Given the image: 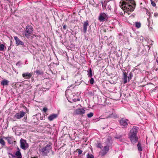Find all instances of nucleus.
<instances>
[{
    "mask_svg": "<svg viewBox=\"0 0 158 158\" xmlns=\"http://www.w3.org/2000/svg\"><path fill=\"white\" fill-rule=\"evenodd\" d=\"M30 85L27 84H25L23 85V87L24 89H26V90H28L30 89L31 86H30Z\"/></svg>",
    "mask_w": 158,
    "mask_h": 158,
    "instance_id": "obj_18",
    "label": "nucleus"
},
{
    "mask_svg": "<svg viewBox=\"0 0 158 158\" xmlns=\"http://www.w3.org/2000/svg\"><path fill=\"white\" fill-rule=\"evenodd\" d=\"M121 137H116L117 139H119Z\"/></svg>",
    "mask_w": 158,
    "mask_h": 158,
    "instance_id": "obj_46",
    "label": "nucleus"
},
{
    "mask_svg": "<svg viewBox=\"0 0 158 158\" xmlns=\"http://www.w3.org/2000/svg\"><path fill=\"white\" fill-rule=\"evenodd\" d=\"M25 64H26V62H25Z\"/></svg>",
    "mask_w": 158,
    "mask_h": 158,
    "instance_id": "obj_50",
    "label": "nucleus"
},
{
    "mask_svg": "<svg viewBox=\"0 0 158 158\" xmlns=\"http://www.w3.org/2000/svg\"><path fill=\"white\" fill-rule=\"evenodd\" d=\"M129 136L132 143H134L137 142L138 138L137 135L129 134Z\"/></svg>",
    "mask_w": 158,
    "mask_h": 158,
    "instance_id": "obj_7",
    "label": "nucleus"
},
{
    "mask_svg": "<svg viewBox=\"0 0 158 158\" xmlns=\"http://www.w3.org/2000/svg\"><path fill=\"white\" fill-rule=\"evenodd\" d=\"M154 16L155 17H157L158 16V13H154Z\"/></svg>",
    "mask_w": 158,
    "mask_h": 158,
    "instance_id": "obj_39",
    "label": "nucleus"
},
{
    "mask_svg": "<svg viewBox=\"0 0 158 158\" xmlns=\"http://www.w3.org/2000/svg\"><path fill=\"white\" fill-rule=\"evenodd\" d=\"M85 110L83 108L76 109L73 112V114L75 115H81L84 114Z\"/></svg>",
    "mask_w": 158,
    "mask_h": 158,
    "instance_id": "obj_6",
    "label": "nucleus"
},
{
    "mask_svg": "<svg viewBox=\"0 0 158 158\" xmlns=\"http://www.w3.org/2000/svg\"><path fill=\"white\" fill-rule=\"evenodd\" d=\"M58 116L56 114H51L48 117V119L50 121H52L54 119L56 118Z\"/></svg>",
    "mask_w": 158,
    "mask_h": 158,
    "instance_id": "obj_14",
    "label": "nucleus"
},
{
    "mask_svg": "<svg viewBox=\"0 0 158 158\" xmlns=\"http://www.w3.org/2000/svg\"><path fill=\"white\" fill-rule=\"evenodd\" d=\"M101 3L102 5L103 9V10L106 9V7L107 6V5H108V4H107V2H101Z\"/></svg>",
    "mask_w": 158,
    "mask_h": 158,
    "instance_id": "obj_17",
    "label": "nucleus"
},
{
    "mask_svg": "<svg viewBox=\"0 0 158 158\" xmlns=\"http://www.w3.org/2000/svg\"><path fill=\"white\" fill-rule=\"evenodd\" d=\"M109 144H107L106 146H105L102 151L100 152V154L102 156H104L109 151Z\"/></svg>",
    "mask_w": 158,
    "mask_h": 158,
    "instance_id": "obj_5",
    "label": "nucleus"
},
{
    "mask_svg": "<svg viewBox=\"0 0 158 158\" xmlns=\"http://www.w3.org/2000/svg\"><path fill=\"white\" fill-rule=\"evenodd\" d=\"M88 76L89 77H91L92 76V70L91 69H90L89 70V72L88 73Z\"/></svg>",
    "mask_w": 158,
    "mask_h": 158,
    "instance_id": "obj_27",
    "label": "nucleus"
},
{
    "mask_svg": "<svg viewBox=\"0 0 158 158\" xmlns=\"http://www.w3.org/2000/svg\"><path fill=\"white\" fill-rule=\"evenodd\" d=\"M151 3L153 6H156V4L152 0H151Z\"/></svg>",
    "mask_w": 158,
    "mask_h": 158,
    "instance_id": "obj_34",
    "label": "nucleus"
},
{
    "mask_svg": "<svg viewBox=\"0 0 158 158\" xmlns=\"http://www.w3.org/2000/svg\"><path fill=\"white\" fill-rule=\"evenodd\" d=\"M106 142L107 143V144H109V146H110V145L112 143V139L110 137H108V138L107 139Z\"/></svg>",
    "mask_w": 158,
    "mask_h": 158,
    "instance_id": "obj_20",
    "label": "nucleus"
},
{
    "mask_svg": "<svg viewBox=\"0 0 158 158\" xmlns=\"http://www.w3.org/2000/svg\"><path fill=\"white\" fill-rule=\"evenodd\" d=\"M6 139H7L8 142L9 144H11L13 143V141L11 138L10 137H7Z\"/></svg>",
    "mask_w": 158,
    "mask_h": 158,
    "instance_id": "obj_26",
    "label": "nucleus"
},
{
    "mask_svg": "<svg viewBox=\"0 0 158 158\" xmlns=\"http://www.w3.org/2000/svg\"><path fill=\"white\" fill-rule=\"evenodd\" d=\"M89 25V23L88 21L84 22L83 24V31L84 33H85L87 31V27Z\"/></svg>",
    "mask_w": 158,
    "mask_h": 158,
    "instance_id": "obj_15",
    "label": "nucleus"
},
{
    "mask_svg": "<svg viewBox=\"0 0 158 158\" xmlns=\"http://www.w3.org/2000/svg\"><path fill=\"white\" fill-rule=\"evenodd\" d=\"M14 38L15 40V43L17 45H24V43L20 40L17 36H15Z\"/></svg>",
    "mask_w": 158,
    "mask_h": 158,
    "instance_id": "obj_13",
    "label": "nucleus"
},
{
    "mask_svg": "<svg viewBox=\"0 0 158 158\" xmlns=\"http://www.w3.org/2000/svg\"><path fill=\"white\" fill-rule=\"evenodd\" d=\"M148 22H149V20L148 19Z\"/></svg>",
    "mask_w": 158,
    "mask_h": 158,
    "instance_id": "obj_48",
    "label": "nucleus"
},
{
    "mask_svg": "<svg viewBox=\"0 0 158 158\" xmlns=\"http://www.w3.org/2000/svg\"><path fill=\"white\" fill-rule=\"evenodd\" d=\"M33 32L32 27L31 26L27 25L26 27L25 31L23 35L27 38H29Z\"/></svg>",
    "mask_w": 158,
    "mask_h": 158,
    "instance_id": "obj_2",
    "label": "nucleus"
},
{
    "mask_svg": "<svg viewBox=\"0 0 158 158\" xmlns=\"http://www.w3.org/2000/svg\"><path fill=\"white\" fill-rule=\"evenodd\" d=\"M32 76V73L26 72L22 74V76L23 77L26 79L30 78Z\"/></svg>",
    "mask_w": 158,
    "mask_h": 158,
    "instance_id": "obj_12",
    "label": "nucleus"
},
{
    "mask_svg": "<svg viewBox=\"0 0 158 158\" xmlns=\"http://www.w3.org/2000/svg\"><path fill=\"white\" fill-rule=\"evenodd\" d=\"M138 149L139 151H141L142 150V148L141 147V145L139 142H138L137 144Z\"/></svg>",
    "mask_w": 158,
    "mask_h": 158,
    "instance_id": "obj_21",
    "label": "nucleus"
},
{
    "mask_svg": "<svg viewBox=\"0 0 158 158\" xmlns=\"http://www.w3.org/2000/svg\"><path fill=\"white\" fill-rule=\"evenodd\" d=\"M20 147L23 150H26L28 147L29 145L27 143L26 140L21 139L20 140Z\"/></svg>",
    "mask_w": 158,
    "mask_h": 158,
    "instance_id": "obj_4",
    "label": "nucleus"
},
{
    "mask_svg": "<svg viewBox=\"0 0 158 158\" xmlns=\"http://www.w3.org/2000/svg\"><path fill=\"white\" fill-rule=\"evenodd\" d=\"M25 114V112L22 111L19 112L17 113L14 115V117L17 119H19L23 117Z\"/></svg>",
    "mask_w": 158,
    "mask_h": 158,
    "instance_id": "obj_10",
    "label": "nucleus"
},
{
    "mask_svg": "<svg viewBox=\"0 0 158 158\" xmlns=\"http://www.w3.org/2000/svg\"><path fill=\"white\" fill-rule=\"evenodd\" d=\"M0 143L2 146H3L5 144V142L2 139H0Z\"/></svg>",
    "mask_w": 158,
    "mask_h": 158,
    "instance_id": "obj_29",
    "label": "nucleus"
},
{
    "mask_svg": "<svg viewBox=\"0 0 158 158\" xmlns=\"http://www.w3.org/2000/svg\"><path fill=\"white\" fill-rule=\"evenodd\" d=\"M113 115V114H112L108 116V117H107V118H111L112 117V115Z\"/></svg>",
    "mask_w": 158,
    "mask_h": 158,
    "instance_id": "obj_43",
    "label": "nucleus"
},
{
    "mask_svg": "<svg viewBox=\"0 0 158 158\" xmlns=\"http://www.w3.org/2000/svg\"><path fill=\"white\" fill-rule=\"evenodd\" d=\"M80 80H78L77 82L75 81V83H79V84H80V83H81V78L80 77Z\"/></svg>",
    "mask_w": 158,
    "mask_h": 158,
    "instance_id": "obj_38",
    "label": "nucleus"
},
{
    "mask_svg": "<svg viewBox=\"0 0 158 158\" xmlns=\"http://www.w3.org/2000/svg\"><path fill=\"white\" fill-rule=\"evenodd\" d=\"M108 19V17L104 13H101L98 17V19L100 22H103L106 20Z\"/></svg>",
    "mask_w": 158,
    "mask_h": 158,
    "instance_id": "obj_8",
    "label": "nucleus"
},
{
    "mask_svg": "<svg viewBox=\"0 0 158 158\" xmlns=\"http://www.w3.org/2000/svg\"><path fill=\"white\" fill-rule=\"evenodd\" d=\"M9 81L6 79H4L2 81H1V84L2 85H6L8 84Z\"/></svg>",
    "mask_w": 158,
    "mask_h": 158,
    "instance_id": "obj_16",
    "label": "nucleus"
},
{
    "mask_svg": "<svg viewBox=\"0 0 158 158\" xmlns=\"http://www.w3.org/2000/svg\"><path fill=\"white\" fill-rule=\"evenodd\" d=\"M87 158H94V156L92 154H89V153L87 154Z\"/></svg>",
    "mask_w": 158,
    "mask_h": 158,
    "instance_id": "obj_30",
    "label": "nucleus"
},
{
    "mask_svg": "<svg viewBox=\"0 0 158 158\" xmlns=\"http://www.w3.org/2000/svg\"><path fill=\"white\" fill-rule=\"evenodd\" d=\"M9 154L11 156L13 157H15V156L12 153H9Z\"/></svg>",
    "mask_w": 158,
    "mask_h": 158,
    "instance_id": "obj_42",
    "label": "nucleus"
},
{
    "mask_svg": "<svg viewBox=\"0 0 158 158\" xmlns=\"http://www.w3.org/2000/svg\"><path fill=\"white\" fill-rule=\"evenodd\" d=\"M127 119L122 118L119 120L120 125L123 127H127L128 125Z\"/></svg>",
    "mask_w": 158,
    "mask_h": 158,
    "instance_id": "obj_9",
    "label": "nucleus"
},
{
    "mask_svg": "<svg viewBox=\"0 0 158 158\" xmlns=\"http://www.w3.org/2000/svg\"><path fill=\"white\" fill-rule=\"evenodd\" d=\"M51 148L52 147L50 145H47L46 146L41 148L40 151L43 156H46Z\"/></svg>",
    "mask_w": 158,
    "mask_h": 158,
    "instance_id": "obj_3",
    "label": "nucleus"
},
{
    "mask_svg": "<svg viewBox=\"0 0 158 158\" xmlns=\"http://www.w3.org/2000/svg\"><path fill=\"white\" fill-rule=\"evenodd\" d=\"M149 29L150 30H151L152 29V27H150L149 28Z\"/></svg>",
    "mask_w": 158,
    "mask_h": 158,
    "instance_id": "obj_45",
    "label": "nucleus"
},
{
    "mask_svg": "<svg viewBox=\"0 0 158 158\" xmlns=\"http://www.w3.org/2000/svg\"><path fill=\"white\" fill-rule=\"evenodd\" d=\"M89 2L91 3L92 4H93V3L94 2V1L93 0H89Z\"/></svg>",
    "mask_w": 158,
    "mask_h": 158,
    "instance_id": "obj_41",
    "label": "nucleus"
},
{
    "mask_svg": "<svg viewBox=\"0 0 158 158\" xmlns=\"http://www.w3.org/2000/svg\"><path fill=\"white\" fill-rule=\"evenodd\" d=\"M18 150L15 153V155L18 156V157L22 156L21 154L19 148H18Z\"/></svg>",
    "mask_w": 158,
    "mask_h": 158,
    "instance_id": "obj_22",
    "label": "nucleus"
},
{
    "mask_svg": "<svg viewBox=\"0 0 158 158\" xmlns=\"http://www.w3.org/2000/svg\"><path fill=\"white\" fill-rule=\"evenodd\" d=\"M63 28L65 30L66 29V25H64L63 26Z\"/></svg>",
    "mask_w": 158,
    "mask_h": 158,
    "instance_id": "obj_44",
    "label": "nucleus"
},
{
    "mask_svg": "<svg viewBox=\"0 0 158 158\" xmlns=\"http://www.w3.org/2000/svg\"><path fill=\"white\" fill-rule=\"evenodd\" d=\"M138 130V127L135 126H134L133 127V128L131 129L129 134L137 135Z\"/></svg>",
    "mask_w": 158,
    "mask_h": 158,
    "instance_id": "obj_11",
    "label": "nucleus"
},
{
    "mask_svg": "<svg viewBox=\"0 0 158 158\" xmlns=\"http://www.w3.org/2000/svg\"><path fill=\"white\" fill-rule=\"evenodd\" d=\"M22 63L21 61H19L16 64V65L20 66Z\"/></svg>",
    "mask_w": 158,
    "mask_h": 158,
    "instance_id": "obj_33",
    "label": "nucleus"
},
{
    "mask_svg": "<svg viewBox=\"0 0 158 158\" xmlns=\"http://www.w3.org/2000/svg\"><path fill=\"white\" fill-rule=\"evenodd\" d=\"M93 115V114L92 112H90L87 114V117L88 118H91Z\"/></svg>",
    "mask_w": 158,
    "mask_h": 158,
    "instance_id": "obj_31",
    "label": "nucleus"
},
{
    "mask_svg": "<svg viewBox=\"0 0 158 158\" xmlns=\"http://www.w3.org/2000/svg\"><path fill=\"white\" fill-rule=\"evenodd\" d=\"M133 77V74L131 72H130L129 75V76L128 77V81H129L130 80H131Z\"/></svg>",
    "mask_w": 158,
    "mask_h": 158,
    "instance_id": "obj_25",
    "label": "nucleus"
},
{
    "mask_svg": "<svg viewBox=\"0 0 158 158\" xmlns=\"http://www.w3.org/2000/svg\"><path fill=\"white\" fill-rule=\"evenodd\" d=\"M77 150H78V152L79 155L81 154L82 153V151L81 150H80V149H77Z\"/></svg>",
    "mask_w": 158,
    "mask_h": 158,
    "instance_id": "obj_36",
    "label": "nucleus"
},
{
    "mask_svg": "<svg viewBox=\"0 0 158 158\" xmlns=\"http://www.w3.org/2000/svg\"><path fill=\"white\" fill-rule=\"evenodd\" d=\"M136 4L134 0H123L120 7L123 10L133 11Z\"/></svg>",
    "mask_w": 158,
    "mask_h": 158,
    "instance_id": "obj_1",
    "label": "nucleus"
},
{
    "mask_svg": "<svg viewBox=\"0 0 158 158\" xmlns=\"http://www.w3.org/2000/svg\"><path fill=\"white\" fill-rule=\"evenodd\" d=\"M94 79L93 78H91L90 81L89 82L91 84H93L94 83Z\"/></svg>",
    "mask_w": 158,
    "mask_h": 158,
    "instance_id": "obj_32",
    "label": "nucleus"
},
{
    "mask_svg": "<svg viewBox=\"0 0 158 158\" xmlns=\"http://www.w3.org/2000/svg\"><path fill=\"white\" fill-rule=\"evenodd\" d=\"M35 72L37 73V74H40L41 73H40V72L39 70H36L35 71Z\"/></svg>",
    "mask_w": 158,
    "mask_h": 158,
    "instance_id": "obj_40",
    "label": "nucleus"
},
{
    "mask_svg": "<svg viewBox=\"0 0 158 158\" xmlns=\"http://www.w3.org/2000/svg\"><path fill=\"white\" fill-rule=\"evenodd\" d=\"M123 79L124 80V84H126L127 82V74L125 73H123Z\"/></svg>",
    "mask_w": 158,
    "mask_h": 158,
    "instance_id": "obj_19",
    "label": "nucleus"
},
{
    "mask_svg": "<svg viewBox=\"0 0 158 158\" xmlns=\"http://www.w3.org/2000/svg\"><path fill=\"white\" fill-rule=\"evenodd\" d=\"M47 110H48V109L47 107H44L43 109V111L44 112H46L47 111Z\"/></svg>",
    "mask_w": 158,
    "mask_h": 158,
    "instance_id": "obj_37",
    "label": "nucleus"
},
{
    "mask_svg": "<svg viewBox=\"0 0 158 158\" xmlns=\"http://www.w3.org/2000/svg\"><path fill=\"white\" fill-rule=\"evenodd\" d=\"M77 100V101H79V99H78Z\"/></svg>",
    "mask_w": 158,
    "mask_h": 158,
    "instance_id": "obj_49",
    "label": "nucleus"
},
{
    "mask_svg": "<svg viewBox=\"0 0 158 158\" xmlns=\"http://www.w3.org/2000/svg\"><path fill=\"white\" fill-rule=\"evenodd\" d=\"M107 4H108V5H107V6L106 9V10H110L111 8V6L110 5V3L109 2H107Z\"/></svg>",
    "mask_w": 158,
    "mask_h": 158,
    "instance_id": "obj_23",
    "label": "nucleus"
},
{
    "mask_svg": "<svg viewBox=\"0 0 158 158\" xmlns=\"http://www.w3.org/2000/svg\"><path fill=\"white\" fill-rule=\"evenodd\" d=\"M17 158H22V156L19 157H17Z\"/></svg>",
    "mask_w": 158,
    "mask_h": 158,
    "instance_id": "obj_47",
    "label": "nucleus"
},
{
    "mask_svg": "<svg viewBox=\"0 0 158 158\" xmlns=\"http://www.w3.org/2000/svg\"><path fill=\"white\" fill-rule=\"evenodd\" d=\"M97 147L98 148H102V145L100 143H98V144Z\"/></svg>",
    "mask_w": 158,
    "mask_h": 158,
    "instance_id": "obj_35",
    "label": "nucleus"
},
{
    "mask_svg": "<svg viewBox=\"0 0 158 158\" xmlns=\"http://www.w3.org/2000/svg\"><path fill=\"white\" fill-rule=\"evenodd\" d=\"M135 27L136 28H139L141 27V23L140 22H136L135 23Z\"/></svg>",
    "mask_w": 158,
    "mask_h": 158,
    "instance_id": "obj_24",
    "label": "nucleus"
},
{
    "mask_svg": "<svg viewBox=\"0 0 158 158\" xmlns=\"http://www.w3.org/2000/svg\"><path fill=\"white\" fill-rule=\"evenodd\" d=\"M5 48L4 45L3 44H0V51H3Z\"/></svg>",
    "mask_w": 158,
    "mask_h": 158,
    "instance_id": "obj_28",
    "label": "nucleus"
}]
</instances>
